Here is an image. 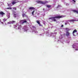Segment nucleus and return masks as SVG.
Segmentation results:
<instances>
[{
  "instance_id": "1",
  "label": "nucleus",
  "mask_w": 78,
  "mask_h": 78,
  "mask_svg": "<svg viewBox=\"0 0 78 78\" xmlns=\"http://www.w3.org/2000/svg\"><path fill=\"white\" fill-rule=\"evenodd\" d=\"M60 18H62V16H57L54 17H53V20L54 22H56V20L55 19H60Z\"/></svg>"
},
{
  "instance_id": "2",
  "label": "nucleus",
  "mask_w": 78,
  "mask_h": 78,
  "mask_svg": "<svg viewBox=\"0 0 78 78\" xmlns=\"http://www.w3.org/2000/svg\"><path fill=\"white\" fill-rule=\"evenodd\" d=\"M20 22L21 23H22V24H23L24 23H27V21L26 20H21Z\"/></svg>"
},
{
  "instance_id": "3",
  "label": "nucleus",
  "mask_w": 78,
  "mask_h": 78,
  "mask_svg": "<svg viewBox=\"0 0 78 78\" xmlns=\"http://www.w3.org/2000/svg\"><path fill=\"white\" fill-rule=\"evenodd\" d=\"M16 0H13L12 1L11 3L13 5H15L16 3H17V2H16Z\"/></svg>"
},
{
  "instance_id": "4",
  "label": "nucleus",
  "mask_w": 78,
  "mask_h": 78,
  "mask_svg": "<svg viewBox=\"0 0 78 78\" xmlns=\"http://www.w3.org/2000/svg\"><path fill=\"white\" fill-rule=\"evenodd\" d=\"M70 33H69V32L68 31H67L66 32V36H70Z\"/></svg>"
},
{
  "instance_id": "5",
  "label": "nucleus",
  "mask_w": 78,
  "mask_h": 78,
  "mask_svg": "<svg viewBox=\"0 0 78 78\" xmlns=\"http://www.w3.org/2000/svg\"><path fill=\"white\" fill-rule=\"evenodd\" d=\"M29 9H30V10H31L32 9V10H35L36 9H35V8L33 7H30L29 8Z\"/></svg>"
},
{
  "instance_id": "6",
  "label": "nucleus",
  "mask_w": 78,
  "mask_h": 78,
  "mask_svg": "<svg viewBox=\"0 0 78 78\" xmlns=\"http://www.w3.org/2000/svg\"><path fill=\"white\" fill-rule=\"evenodd\" d=\"M37 3H40V4H43V2L40 1H37Z\"/></svg>"
},
{
  "instance_id": "7",
  "label": "nucleus",
  "mask_w": 78,
  "mask_h": 78,
  "mask_svg": "<svg viewBox=\"0 0 78 78\" xmlns=\"http://www.w3.org/2000/svg\"><path fill=\"white\" fill-rule=\"evenodd\" d=\"M16 21H10V22H8V23H9V24H11V23H15Z\"/></svg>"
},
{
  "instance_id": "8",
  "label": "nucleus",
  "mask_w": 78,
  "mask_h": 78,
  "mask_svg": "<svg viewBox=\"0 0 78 78\" xmlns=\"http://www.w3.org/2000/svg\"><path fill=\"white\" fill-rule=\"evenodd\" d=\"M77 32V30H74L73 32V35L75 36L74 34L75 33H76Z\"/></svg>"
},
{
  "instance_id": "9",
  "label": "nucleus",
  "mask_w": 78,
  "mask_h": 78,
  "mask_svg": "<svg viewBox=\"0 0 78 78\" xmlns=\"http://www.w3.org/2000/svg\"><path fill=\"white\" fill-rule=\"evenodd\" d=\"M0 14L1 15H2V16H3L4 14H5V13L3 12H0Z\"/></svg>"
},
{
  "instance_id": "10",
  "label": "nucleus",
  "mask_w": 78,
  "mask_h": 78,
  "mask_svg": "<svg viewBox=\"0 0 78 78\" xmlns=\"http://www.w3.org/2000/svg\"><path fill=\"white\" fill-rule=\"evenodd\" d=\"M73 12H75V13L76 12V13H77V14H78V10H73Z\"/></svg>"
},
{
  "instance_id": "11",
  "label": "nucleus",
  "mask_w": 78,
  "mask_h": 78,
  "mask_svg": "<svg viewBox=\"0 0 78 78\" xmlns=\"http://www.w3.org/2000/svg\"><path fill=\"white\" fill-rule=\"evenodd\" d=\"M16 13V12H13V13H14V17H17V14H15V13Z\"/></svg>"
},
{
  "instance_id": "12",
  "label": "nucleus",
  "mask_w": 78,
  "mask_h": 78,
  "mask_svg": "<svg viewBox=\"0 0 78 78\" xmlns=\"http://www.w3.org/2000/svg\"><path fill=\"white\" fill-rule=\"evenodd\" d=\"M48 3V2L47 1H46L45 2H43V5H45V4H46V3Z\"/></svg>"
},
{
  "instance_id": "13",
  "label": "nucleus",
  "mask_w": 78,
  "mask_h": 78,
  "mask_svg": "<svg viewBox=\"0 0 78 78\" xmlns=\"http://www.w3.org/2000/svg\"><path fill=\"white\" fill-rule=\"evenodd\" d=\"M49 20H53V17H50V18H49Z\"/></svg>"
},
{
  "instance_id": "14",
  "label": "nucleus",
  "mask_w": 78,
  "mask_h": 78,
  "mask_svg": "<svg viewBox=\"0 0 78 78\" xmlns=\"http://www.w3.org/2000/svg\"><path fill=\"white\" fill-rule=\"evenodd\" d=\"M47 7L48 8H51V5H46Z\"/></svg>"
},
{
  "instance_id": "15",
  "label": "nucleus",
  "mask_w": 78,
  "mask_h": 78,
  "mask_svg": "<svg viewBox=\"0 0 78 78\" xmlns=\"http://www.w3.org/2000/svg\"><path fill=\"white\" fill-rule=\"evenodd\" d=\"M70 21L71 22H75V21H76L75 20H70Z\"/></svg>"
},
{
  "instance_id": "16",
  "label": "nucleus",
  "mask_w": 78,
  "mask_h": 78,
  "mask_svg": "<svg viewBox=\"0 0 78 78\" xmlns=\"http://www.w3.org/2000/svg\"><path fill=\"white\" fill-rule=\"evenodd\" d=\"M36 22L37 23H38V24H39V25H40V22H39V21L37 20L36 21Z\"/></svg>"
},
{
  "instance_id": "17",
  "label": "nucleus",
  "mask_w": 78,
  "mask_h": 78,
  "mask_svg": "<svg viewBox=\"0 0 78 78\" xmlns=\"http://www.w3.org/2000/svg\"><path fill=\"white\" fill-rule=\"evenodd\" d=\"M7 16H8V17H9V16H10V13H8L7 14Z\"/></svg>"
},
{
  "instance_id": "18",
  "label": "nucleus",
  "mask_w": 78,
  "mask_h": 78,
  "mask_svg": "<svg viewBox=\"0 0 78 78\" xmlns=\"http://www.w3.org/2000/svg\"><path fill=\"white\" fill-rule=\"evenodd\" d=\"M8 9H12V8L11 7H9L7 8Z\"/></svg>"
},
{
  "instance_id": "19",
  "label": "nucleus",
  "mask_w": 78,
  "mask_h": 78,
  "mask_svg": "<svg viewBox=\"0 0 78 78\" xmlns=\"http://www.w3.org/2000/svg\"><path fill=\"white\" fill-rule=\"evenodd\" d=\"M35 12V10H34L33 12H32V14H33H33H34V13Z\"/></svg>"
},
{
  "instance_id": "20",
  "label": "nucleus",
  "mask_w": 78,
  "mask_h": 78,
  "mask_svg": "<svg viewBox=\"0 0 78 78\" xmlns=\"http://www.w3.org/2000/svg\"><path fill=\"white\" fill-rule=\"evenodd\" d=\"M3 20L4 22H5V21H6V20H6L5 19H3Z\"/></svg>"
},
{
  "instance_id": "21",
  "label": "nucleus",
  "mask_w": 78,
  "mask_h": 78,
  "mask_svg": "<svg viewBox=\"0 0 78 78\" xmlns=\"http://www.w3.org/2000/svg\"><path fill=\"white\" fill-rule=\"evenodd\" d=\"M13 9H14L15 10H17V8H16V7H13Z\"/></svg>"
},
{
  "instance_id": "22",
  "label": "nucleus",
  "mask_w": 78,
  "mask_h": 78,
  "mask_svg": "<svg viewBox=\"0 0 78 78\" xmlns=\"http://www.w3.org/2000/svg\"><path fill=\"white\" fill-rule=\"evenodd\" d=\"M24 30H25V31H27V30H28L27 29H25V27H24Z\"/></svg>"
},
{
  "instance_id": "23",
  "label": "nucleus",
  "mask_w": 78,
  "mask_h": 78,
  "mask_svg": "<svg viewBox=\"0 0 78 78\" xmlns=\"http://www.w3.org/2000/svg\"><path fill=\"white\" fill-rule=\"evenodd\" d=\"M61 27H64V26L63 25H62Z\"/></svg>"
},
{
  "instance_id": "24",
  "label": "nucleus",
  "mask_w": 78,
  "mask_h": 78,
  "mask_svg": "<svg viewBox=\"0 0 78 78\" xmlns=\"http://www.w3.org/2000/svg\"><path fill=\"white\" fill-rule=\"evenodd\" d=\"M73 1L74 2H76V1H75L74 0H73Z\"/></svg>"
},
{
  "instance_id": "25",
  "label": "nucleus",
  "mask_w": 78,
  "mask_h": 78,
  "mask_svg": "<svg viewBox=\"0 0 78 78\" xmlns=\"http://www.w3.org/2000/svg\"><path fill=\"white\" fill-rule=\"evenodd\" d=\"M75 50L77 51V50H78V49H75Z\"/></svg>"
},
{
  "instance_id": "26",
  "label": "nucleus",
  "mask_w": 78,
  "mask_h": 78,
  "mask_svg": "<svg viewBox=\"0 0 78 78\" xmlns=\"http://www.w3.org/2000/svg\"><path fill=\"white\" fill-rule=\"evenodd\" d=\"M19 27H21V25H20V26H19Z\"/></svg>"
},
{
  "instance_id": "27",
  "label": "nucleus",
  "mask_w": 78,
  "mask_h": 78,
  "mask_svg": "<svg viewBox=\"0 0 78 78\" xmlns=\"http://www.w3.org/2000/svg\"><path fill=\"white\" fill-rule=\"evenodd\" d=\"M65 25H67V23H65Z\"/></svg>"
},
{
  "instance_id": "28",
  "label": "nucleus",
  "mask_w": 78,
  "mask_h": 78,
  "mask_svg": "<svg viewBox=\"0 0 78 78\" xmlns=\"http://www.w3.org/2000/svg\"><path fill=\"white\" fill-rule=\"evenodd\" d=\"M43 10H44V9H43Z\"/></svg>"
},
{
  "instance_id": "29",
  "label": "nucleus",
  "mask_w": 78,
  "mask_h": 78,
  "mask_svg": "<svg viewBox=\"0 0 78 78\" xmlns=\"http://www.w3.org/2000/svg\"><path fill=\"white\" fill-rule=\"evenodd\" d=\"M1 20L0 19V20Z\"/></svg>"
}]
</instances>
